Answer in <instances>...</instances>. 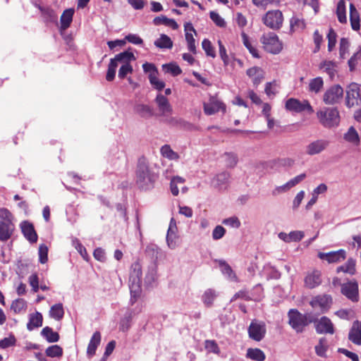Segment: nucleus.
I'll list each match as a JSON object with an SVG mask.
<instances>
[{"mask_svg": "<svg viewBox=\"0 0 361 361\" xmlns=\"http://www.w3.org/2000/svg\"><path fill=\"white\" fill-rule=\"evenodd\" d=\"M157 178V174L149 169L146 159H140L136 170V183L138 187L143 190L150 189L153 187Z\"/></svg>", "mask_w": 361, "mask_h": 361, "instance_id": "obj_1", "label": "nucleus"}, {"mask_svg": "<svg viewBox=\"0 0 361 361\" xmlns=\"http://www.w3.org/2000/svg\"><path fill=\"white\" fill-rule=\"evenodd\" d=\"M142 266L136 262L131 266L130 278H129V288L130 290V303L133 305L135 302L137 298L140 296L141 292V282H142Z\"/></svg>", "mask_w": 361, "mask_h": 361, "instance_id": "obj_2", "label": "nucleus"}, {"mask_svg": "<svg viewBox=\"0 0 361 361\" xmlns=\"http://www.w3.org/2000/svg\"><path fill=\"white\" fill-rule=\"evenodd\" d=\"M317 117L319 123L327 128L336 127L340 123V116L337 108H321L317 112Z\"/></svg>", "mask_w": 361, "mask_h": 361, "instance_id": "obj_3", "label": "nucleus"}, {"mask_svg": "<svg viewBox=\"0 0 361 361\" xmlns=\"http://www.w3.org/2000/svg\"><path fill=\"white\" fill-rule=\"evenodd\" d=\"M288 324L297 332L303 331L305 326L313 322L309 314H303L295 309H291L288 312Z\"/></svg>", "mask_w": 361, "mask_h": 361, "instance_id": "obj_4", "label": "nucleus"}, {"mask_svg": "<svg viewBox=\"0 0 361 361\" xmlns=\"http://www.w3.org/2000/svg\"><path fill=\"white\" fill-rule=\"evenodd\" d=\"M260 41L264 49L269 53L276 54L283 49L282 43L279 39L278 36L274 32L264 34Z\"/></svg>", "mask_w": 361, "mask_h": 361, "instance_id": "obj_5", "label": "nucleus"}, {"mask_svg": "<svg viewBox=\"0 0 361 361\" xmlns=\"http://www.w3.org/2000/svg\"><path fill=\"white\" fill-rule=\"evenodd\" d=\"M343 96V89L339 85L328 88L323 94V102L327 105H334L340 102Z\"/></svg>", "mask_w": 361, "mask_h": 361, "instance_id": "obj_6", "label": "nucleus"}, {"mask_svg": "<svg viewBox=\"0 0 361 361\" xmlns=\"http://www.w3.org/2000/svg\"><path fill=\"white\" fill-rule=\"evenodd\" d=\"M283 17L279 10L268 11L263 18L264 25L273 30L279 29L283 24Z\"/></svg>", "mask_w": 361, "mask_h": 361, "instance_id": "obj_7", "label": "nucleus"}, {"mask_svg": "<svg viewBox=\"0 0 361 361\" xmlns=\"http://www.w3.org/2000/svg\"><path fill=\"white\" fill-rule=\"evenodd\" d=\"M341 293L353 302L359 300V288L356 280H351L341 285Z\"/></svg>", "mask_w": 361, "mask_h": 361, "instance_id": "obj_8", "label": "nucleus"}, {"mask_svg": "<svg viewBox=\"0 0 361 361\" xmlns=\"http://www.w3.org/2000/svg\"><path fill=\"white\" fill-rule=\"evenodd\" d=\"M203 109L206 115L211 116L219 111L226 112V105L217 97L212 96L208 102L203 103Z\"/></svg>", "mask_w": 361, "mask_h": 361, "instance_id": "obj_9", "label": "nucleus"}, {"mask_svg": "<svg viewBox=\"0 0 361 361\" xmlns=\"http://www.w3.org/2000/svg\"><path fill=\"white\" fill-rule=\"evenodd\" d=\"M266 325L264 322L253 320L248 327V334L250 338L255 341H262L266 334Z\"/></svg>", "mask_w": 361, "mask_h": 361, "instance_id": "obj_10", "label": "nucleus"}, {"mask_svg": "<svg viewBox=\"0 0 361 361\" xmlns=\"http://www.w3.org/2000/svg\"><path fill=\"white\" fill-rule=\"evenodd\" d=\"M285 106L287 110L297 113L304 111L310 113L314 111L312 106L307 100L300 101L297 99L290 98L286 102Z\"/></svg>", "mask_w": 361, "mask_h": 361, "instance_id": "obj_11", "label": "nucleus"}, {"mask_svg": "<svg viewBox=\"0 0 361 361\" xmlns=\"http://www.w3.org/2000/svg\"><path fill=\"white\" fill-rule=\"evenodd\" d=\"M346 105L352 107L355 105H361V97L360 87L355 82L350 83L346 90Z\"/></svg>", "mask_w": 361, "mask_h": 361, "instance_id": "obj_12", "label": "nucleus"}, {"mask_svg": "<svg viewBox=\"0 0 361 361\" xmlns=\"http://www.w3.org/2000/svg\"><path fill=\"white\" fill-rule=\"evenodd\" d=\"M329 144L330 142L325 139L312 140L305 146V154L309 156L321 154L329 147Z\"/></svg>", "mask_w": 361, "mask_h": 361, "instance_id": "obj_13", "label": "nucleus"}, {"mask_svg": "<svg viewBox=\"0 0 361 361\" xmlns=\"http://www.w3.org/2000/svg\"><path fill=\"white\" fill-rule=\"evenodd\" d=\"M154 101L161 116L166 117L172 114L173 107L166 96L159 93Z\"/></svg>", "mask_w": 361, "mask_h": 361, "instance_id": "obj_14", "label": "nucleus"}, {"mask_svg": "<svg viewBox=\"0 0 361 361\" xmlns=\"http://www.w3.org/2000/svg\"><path fill=\"white\" fill-rule=\"evenodd\" d=\"M332 302L329 295H322L314 297L310 302L311 306L314 309H319L322 312L327 311Z\"/></svg>", "mask_w": 361, "mask_h": 361, "instance_id": "obj_15", "label": "nucleus"}, {"mask_svg": "<svg viewBox=\"0 0 361 361\" xmlns=\"http://www.w3.org/2000/svg\"><path fill=\"white\" fill-rule=\"evenodd\" d=\"M306 178V173H301L293 178L288 180L285 184L278 186L274 188V190L272 191L273 195H278L279 194L286 192L290 190L292 188L295 187L296 185L301 183L305 178Z\"/></svg>", "mask_w": 361, "mask_h": 361, "instance_id": "obj_16", "label": "nucleus"}, {"mask_svg": "<svg viewBox=\"0 0 361 361\" xmlns=\"http://www.w3.org/2000/svg\"><path fill=\"white\" fill-rule=\"evenodd\" d=\"M318 257L322 260H326L329 263L340 262L345 259V250L341 249L337 251H332L329 252H319Z\"/></svg>", "mask_w": 361, "mask_h": 361, "instance_id": "obj_17", "label": "nucleus"}, {"mask_svg": "<svg viewBox=\"0 0 361 361\" xmlns=\"http://www.w3.org/2000/svg\"><path fill=\"white\" fill-rule=\"evenodd\" d=\"M230 174L221 172L215 175L211 181V185L218 190H224L228 188Z\"/></svg>", "mask_w": 361, "mask_h": 361, "instance_id": "obj_18", "label": "nucleus"}, {"mask_svg": "<svg viewBox=\"0 0 361 361\" xmlns=\"http://www.w3.org/2000/svg\"><path fill=\"white\" fill-rule=\"evenodd\" d=\"M20 228L24 237L31 243H36L37 240V234L35 231L33 225L27 221H23L20 224Z\"/></svg>", "mask_w": 361, "mask_h": 361, "instance_id": "obj_19", "label": "nucleus"}, {"mask_svg": "<svg viewBox=\"0 0 361 361\" xmlns=\"http://www.w3.org/2000/svg\"><path fill=\"white\" fill-rule=\"evenodd\" d=\"M348 339L353 343L361 345V322L356 320L353 323L348 334Z\"/></svg>", "mask_w": 361, "mask_h": 361, "instance_id": "obj_20", "label": "nucleus"}, {"mask_svg": "<svg viewBox=\"0 0 361 361\" xmlns=\"http://www.w3.org/2000/svg\"><path fill=\"white\" fill-rule=\"evenodd\" d=\"M322 274L319 270L309 272L305 278V285L309 288H314L322 283Z\"/></svg>", "mask_w": 361, "mask_h": 361, "instance_id": "obj_21", "label": "nucleus"}, {"mask_svg": "<svg viewBox=\"0 0 361 361\" xmlns=\"http://www.w3.org/2000/svg\"><path fill=\"white\" fill-rule=\"evenodd\" d=\"M316 331L318 334L334 333V325L331 321L326 317H322L316 324Z\"/></svg>", "mask_w": 361, "mask_h": 361, "instance_id": "obj_22", "label": "nucleus"}, {"mask_svg": "<svg viewBox=\"0 0 361 361\" xmlns=\"http://www.w3.org/2000/svg\"><path fill=\"white\" fill-rule=\"evenodd\" d=\"M247 75L251 78L253 85L257 86L262 82L264 78V71L259 67L254 66L247 70Z\"/></svg>", "mask_w": 361, "mask_h": 361, "instance_id": "obj_23", "label": "nucleus"}, {"mask_svg": "<svg viewBox=\"0 0 361 361\" xmlns=\"http://www.w3.org/2000/svg\"><path fill=\"white\" fill-rule=\"evenodd\" d=\"M304 235V232L300 231H291L289 233L281 232L278 235L279 238L286 243L300 241Z\"/></svg>", "mask_w": 361, "mask_h": 361, "instance_id": "obj_24", "label": "nucleus"}, {"mask_svg": "<svg viewBox=\"0 0 361 361\" xmlns=\"http://www.w3.org/2000/svg\"><path fill=\"white\" fill-rule=\"evenodd\" d=\"M101 338V334L99 331H95L93 334L87 348V355L89 357L95 355L96 350L100 344Z\"/></svg>", "mask_w": 361, "mask_h": 361, "instance_id": "obj_25", "label": "nucleus"}, {"mask_svg": "<svg viewBox=\"0 0 361 361\" xmlns=\"http://www.w3.org/2000/svg\"><path fill=\"white\" fill-rule=\"evenodd\" d=\"M135 60L134 54L128 51H125L115 56L114 59H111V61H114V64H117V67L118 65L121 66L123 64H125L126 61V63H130L131 61Z\"/></svg>", "mask_w": 361, "mask_h": 361, "instance_id": "obj_26", "label": "nucleus"}, {"mask_svg": "<svg viewBox=\"0 0 361 361\" xmlns=\"http://www.w3.org/2000/svg\"><path fill=\"white\" fill-rule=\"evenodd\" d=\"M15 229L13 224L0 222V241L8 240Z\"/></svg>", "mask_w": 361, "mask_h": 361, "instance_id": "obj_27", "label": "nucleus"}, {"mask_svg": "<svg viewBox=\"0 0 361 361\" xmlns=\"http://www.w3.org/2000/svg\"><path fill=\"white\" fill-rule=\"evenodd\" d=\"M355 266L356 260L353 258H349L344 264L336 268V272H343L353 276L355 274L356 272Z\"/></svg>", "mask_w": 361, "mask_h": 361, "instance_id": "obj_28", "label": "nucleus"}, {"mask_svg": "<svg viewBox=\"0 0 361 361\" xmlns=\"http://www.w3.org/2000/svg\"><path fill=\"white\" fill-rule=\"evenodd\" d=\"M73 8H68L63 12L60 18L61 30H66L70 27L73 20Z\"/></svg>", "mask_w": 361, "mask_h": 361, "instance_id": "obj_29", "label": "nucleus"}, {"mask_svg": "<svg viewBox=\"0 0 361 361\" xmlns=\"http://www.w3.org/2000/svg\"><path fill=\"white\" fill-rule=\"evenodd\" d=\"M360 14L356 9L355 6L353 4H350V22L351 27L353 30L357 31L360 28Z\"/></svg>", "mask_w": 361, "mask_h": 361, "instance_id": "obj_30", "label": "nucleus"}, {"mask_svg": "<svg viewBox=\"0 0 361 361\" xmlns=\"http://www.w3.org/2000/svg\"><path fill=\"white\" fill-rule=\"evenodd\" d=\"M135 111L142 118H147L154 115L153 109L147 104H137L135 106Z\"/></svg>", "mask_w": 361, "mask_h": 361, "instance_id": "obj_31", "label": "nucleus"}, {"mask_svg": "<svg viewBox=\"0 0 361 361\" xmlns=\"http://www.w3.org/2000/svg\"><path fill=\"white\" fill-rule=\"evenodd\" d=\"M217 292L212 288L207 289L202 295V301L206 307H212L215 299L217 298Z\"/></svg>", "mask_w": 361, "mask_h": 361, "instance_id": "obj_32", "label": "nucleus"}, {"mask_svg": "<svg viewBox=\"0 0 361 361\" xmlns=\"http://www.w3.org/2000/svg\"><path fill=\"white\" fill-rule=\"evenodd\" d=\"M42 314L38 312L30 314L29 322L27 324V329L32 331L35 328L41 326L42 325Z\"/></svg>", "mask_w": 361, "mask_h": 361, "instance_id": "obj_33", "label": "nucleus"}, {"mask_svg": "<svg viewBox=\"0 0 361 361\" xmlns=\"http://www.w3.org/2000/svg\"><path fill=\"white\" fill-rule=\"evenodd\" d=\"M153 23L155 25H165L171 27L173 30H176L178 27V23L173 19L168 18L164 16L154 18L153 20Z\"/></svg>", "mask_w": 361, "mask_h": 361, "instance_id": "obj_34", "label": "nucleus"}, {"mask_svg": "<svg viewBox=\"0 0 361 361\" xmlns=\"http://www.w3.org/2000/svg\"><path fill=\"white\" fill-rule=\"evenodd\" d=\"M221 273L230 281H237L238 279L231 267L224 261H219Z\"/></svg>", "mask_w": 361, "mask_h": 361, "instance_id": "obj_35", "label": "nucleus"}, {"mask_svg": "<svg viewBox=\"0 0 361 361\" xmlns=\"http://www.w3.org/2000/svg\"><path fill=\"white\" fill-rule=\"evenodd\" d=\"M246 357L254 361H264L266 358L264 353L259 348H248Z\"/></svg>", "mask_w": 361, "mask_h": 361, "instance_id": "obj_36", "label": "nucleus"}, {"mask_svg": "<svg viewBox=\"0 0 361 361\" xmlns=\"http://www.w3.org/2000/svg\"><path fill=\"white\" fill-rule=\"evenodd\" d=\"M50 317L54 319L56 321L61 320L64 315V310L62 303H57L52 305L49 310Z\"/></svg>", "mask_w": 361, "mask_h": 361, "instance_id": "obj_37", "label": "nucleus"}, {"mask_svg": "<svg viewBox=\"0 0 361 361\" xmlns=\"http://www.w3.org/2000/svg\"><path fill=\"white\" fill-rule=\"evenodd\" d=\"M324 87V80L322 77H317L310 80L308 91L314 94L319 93Z\"/></svg>", "mask_w": 361, "mask_h": 361, "instance_id": "obj_38", "label": "nucleus"}, {"mask_svg": "<svg viewBox=\"0 0 361 361\" xmlns=\"http://www.w3.org/2000/svg\"><path fill=\"white\" fill-rule=\"evenodd\" d=\"M41 334L49 343L57 342L60 338L59 334L56 331H54L53 329L49 326L44 327L42 330Z\"/></svg>", "mask_w": 361, "mask_h": 361, "instance_id": "obj_39", "label": "nucleus"}, {"mask_svg": "<svg viewBox=\"0 0 361 361\" xmlns=\"http://www.w3.org/2000/svg\"><path fill=\"white\" fill-rule=\"evenodd\" d=\"M185 180L180 176H173L171 178L170 190L173 196H178L179 194L178 186L184 184Z\"/></svg>", "mask_w": 361, "mask_h": 361, "instance_id": "obj_40", "label": "nucleus"}, {"mask_svg": "<svg viewBox=\"0 0 361 361\" xmlns=\"http://www.w3.org/2000/svg\"><path fill=\"white\" fill-rule=\"evenodd\" d=\"M154 45L160 49H171L173 47V42L169 36L161 34L154 42Z\"/></svg>", "mask_w": 361, "mask_h": 361, "instance_id": "obj_41", "label": "nucleus"}, {"mask_svg": "<svg viewBox=\"0 0 361 361\" xmlns=\"http://www.w3.org/2000/svg\"><path fill=\"white\" fill-rule=\"evenodd\" d=\"M336 15L341 23H347L345 2L344 0H340L338 1L336 8Z\"/></svg>", "mask_w": 361, "mask_h": 361, "instance_id": "obj_42", "label": "nucleus"}, {"mask_svg": "<svg viewBox=\"0 0 361 361\" xmlns=\"http://www.w3.org/2000/svg\"><path fill=\"white\" fill-rule=\"evenodd\" d=\"M161 155L169 160H178L180 156L174 152L169 145H165L160 149Z\"/></svg>", "mask_w": 361, "mask_h": 361, "instance_id": "obj_43", "label": "nucleus"}, {"mask_svg": "<svg viewBox=\"0 0 361 361\" xmlns=\"http://www.w3.org/2000/svg\"><path fill=\"white\" fill-rule=\"evenodd\" d=\"M45 353L50 357H61L63 355V349L58 345H53L46 349Z\"/></svg>", "mask_w": 361, "mask_h": 361, "instance_id": "obj_44", "label": "nucleus"}, {"mask_svg": "<svg viewBox=\"0 0 361 361\" xmlns=\"http://www.w3.org/2000/svg\"><path fill=\"white\" fill-rule=\"evenodd\" d=\"M241 37L243 39V44L249 50L250 53L255 58H259V56L258 54L257 49L252 45L251 42H250L248 36L244 32H242Z\"/></svg>", "mask_w": 361, "mask_h": 361, "instance_id": "obj_45", "label": "nucleus"}, {"mask_svg": "<svg viewBox=\"0 0 361 361\" xmlns=\"http://www.w3.org/2000/svg\"><path fill=\"white\" fill-rule=\"evenodd\" d=\"M344 139L355 145H357L360 142L358 134L353 126H351L344 135Z\"/></svg>", "mask_w": 361, "mask_h": 361, "instance_id": "obj_46", "label": "nucleus"}, {"mask_svg": "<svg viewBox=\"0 0 361 361\" xmlns=\"http://www.w3.org/2000/svg\"><path fill=\"white\" fill-rule=\"evenodd\" d=\"M290 28L293 31H301L305 27V23L303 19L293 16L290 21Z\"/></svg>", "mask_w": 361, "mask_h": 361, "instance_id": "obj_47", "label": "nucleus"}, {"mask_svg": "<svg viewBox=\"0 0 361 361\" xmlns=\"http://www.w3.org/2000/svg\"><path fill=\"white\" fill-rule=\"evenodd\" d=\"M72 245L85 261L89 260V255L87 252L86 248L80 243L78 238H73Z\"/></svg>", "mask_w": 361, "mask_h": 361, "instance_id": "obj_48", "label": "nucleus"}, {"mask_svg": "<svg viewBox=\"0 0 361 361\" xmlns=\"http://www.w3.org/2000/svg\"><path fill=\"white\" fill-rule=\"evenodd\" d=\"M320 68H323L331 78H333L336 73V63L331 61H324L321 63Z\"/></svg>", "mask_w": 361, "mask_h": 361, "instance_id": "obj_49", "label": "nucleus"}, {"mask_svg": "<svg viewBox=\"0 0 361 361\" xmlns=\"http://www.w3.org/2000/svg\"><path fill=\"white\" fill-rule=\"evenodd\" d=\"M162 68L165 73H171L173 76L178 75L182 72L180 68L175 63L164 64Z\"/></svg>", "mask_w": 361, "mask_h": 361, "instance_id": "obj_50", "label": "nucleus"}, {"mask_svg": "<svg viewBox=\"0 0 361 361\" xmlns=\"http://www.w3.org/2000/svg\"><path fill=\"white\" fill-rule=\"evenodd\" d=\"M223 159L227 167L233 168L238 162L236 154L231 152H226L223 155Z\"/></svg>", "mask_w": 361, "mask_h": 361, "instance_id": "obj_51", "label": "nucleus"}, {"mask_svg": "<svg viewBox=\"0 0 361 361\" xmlns=\"http://www.w3.org/2000/svg\"><path fill=\"white\" fill-rule=\"evenodd\" d=\"M350 42L346 38H341L339 44V54L341 59H345L348 54Z\"/></svg>", "mask_w": 361, "mask_h": 361, "instance_id": "obj_52", "label": "nucleus"}, {"mask_svg": "<svg viewBox=\"0 0 361 361\" xmlns=\"http://www.w3.org/2000/svg\"><path fill=\"white\" fill-rule=\"evenodd\" d=\"M157 269L155 265H152L148 268L147 272L145 277V282L147 285H151L156 279Z\"/></svg>", "mask_w": 361, "mask_h": 361, "instance_id": "obj_53", "label": "nucleus"}, {"mask_svg": "<svg viewBox=\"0 0 361 361\" xmlns=\"http://www.w3.org/2000/svg\"><path fill=\"white\" fill-rule=\"evenodd\" d=\"M202 47L208 56H211L212 58L216 57L214 49L209 39H204L202 42Z\"/></svg>", "mask_w": 361, "mask_h": 361, "instance_id": "obj_54", "label": "nucleus"}, {"mask_svg": "<svg viewBox=\"0 0 361 361\" xmlns=\"http://www.w3.org/2000/svg\"><path fill=\"white\" fill-rule=\"evenodd\" d=\"M149 80L152 87L159 91L163 90L165 87V82L160 80L158 78L157 75H149Z\"/></svg>", "mask_w": 361, "mask_h": 361, "instance_id": "obj_55", "label": "nucleus"}, {"mask_svg": "<svg viewBox=\"0 0 361 361\" xmlns=\"http://www.w3.org/2000/svg\"><path fill=\"white\" fill-rule=\"evenodd\" d=\"M0 222L13 224V215L6 208H0Z\"/></svg>", "mask_w": 361, "mask_h": 361, "instance_id": "obj_56", "label": "nucleus"}, {"mask_svg": "<svg viewBox=\"0 0 361 361\" xmlns=\"http://www.w3.org/2000/svg\"><path fill=\"white\" fill-rule=\"evenodd\" d=\"M336 37L337 35L336 32L331 28L327 34L329 51H331L335 47L336 44Z\"/></svg>", "mask_w": 361, "mask_h": 361, "instance_id": "obj_57", "label": "nucleus"}, {"mask_svg": "<svg viewBox=\"0 0 361 361\" xmlns=\"http://www.w3.org/2000/svg\"><path fill=\"white\" fill-rule=\"evenodd\" d=\"M327 350L326 340L325 338H321L319 344L315 346V351L317 355L320 357H324L326 351Z\"/></svg>", "mask_w": 361, "mask_h": 361, "instance_id": "obj_58", "label": "nucleus"}, {"mask_svg": "<svg viewBox=\"0 0 361 361\" xmlns=\"http://www.w3.org/2000/svg\"><path fill=\"white\" fill-rule=\"evenodd\" d=\"M210 18L212 20V21L219 27H224L226 25V21L224 19L220 16V15L215 12V11H211L209 13Z\"/></svg>", "mask_w": 361, "mask_h": 361, "instance_id": "obj_59", "label": "nucleus"}, {"mask_svg": "<svg viewBox=\"0 0 361 361\" xmlns=\"http://www.w3.org/2000/svg\"><path fill=\"white\" fill-rule=\"evenodd\" d=\"M39 261L42 264H45L48 260V247L42 244L39 247Z\"/></svg>", "mask_w": 361, "mask_h": 361, "instance_id": "obj_60", "label": "nucleus"}, {"mask_svg": "<svg viewBox=\"0 0 361 361\" xmlns=\"http://www.w3.org/2000/svg\"><path fill=\"white\" fill-rule=\"evenodd\" d=\"M278 85L276 81L267 82L265 86V93L269 97H274L278 92Z\"/></svg>", "mask_w": 361, "mask_h": 361, "instance_id": "obj_61", "label": "nucleus"}, {"mask_svg": "<svg viewBox=\"0 0 361 361\" xmlns=\"http://www.w3.org/2000/svg\"><path fill=\"white\" fill-rule=\"evenodd\" d=\"M177 240H178V236L176 235V232H173V233L171 231L167 232L166 242H167L168 246L171 249H174L176 247Z\"/></svg>", "mask_w": 361, "mask_h": 361, "instance_id": "obj_62", "label": "nucleus"}, {"mask_svg": "<svg viewBox=\"0 0 361 361\" xmlns=\"http://www.w3.org/2000/svg\"><path fill=\"white\" fill-rule=\"evenodd\" d=\"M26 308V302L23 299H18L13 302L11 309L16 313Z\"/></svg>", "mask_w": 361, "mask_h": 361, "instance_id": "obj_63", "label": "nucleus"}, {"mask_svg": "<svg viewBox=\"0 0 361 361\" xmlns=\"http://www.w3.org/2000/svg\"><path fill=\"white\" fill-rule=\"evenodd\" d=\"M361 58V47H359V49L357 52H355L351 58L348 60V66L350 67V70L353 71L355 68L357 61Z\"/></svg>", "mask_w": 361, "mask_h": 361, "instance_id": "obj_64", "label": "nucleus"}]
</instances>
